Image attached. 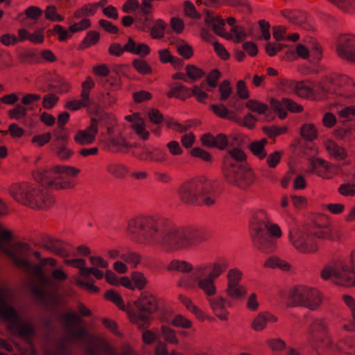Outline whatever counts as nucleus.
I'll return each instance as SVG.
<instances>
[{
    "instance_id": "obj_17",
    "label": "nucleus",
    "mask_w": 355,
    "mask_h": 355,
    "mask_svg": "<svg viewBox=\"0 0 355 355\" xmlns=\"http://www.w3.org/2000/svg\"><path fill=\"white\" fill-rule=\"evenodd\" d=\"M34 179L42 186L53 188L55 182L61 178L60 171H56V166L50 170L39 169L33 174Z\"/></svg>"
},
{
    "instance_id": "obj_30",
    "label": "nucleus",
    "mask_w": 355,
    "mask_h": 355,
    "mask_svg": "<svg viewBox=\"0 0 355 355\" xmlns=\"http://www.w3.org/2000/svg\"><path fill=\"white\" fill-rule=\"evenodd\" d=\"M229 266V263L226 259H219L211 265V270L207 275L213 279L218 278Z\"/></svg>"
},
{
    "instance_id": "obj_63",
    "label": "nucleus",
    "mask_w": 355,
    "mask_h": 355,
    "mask_svg": "<svg viewBox=\"0 0 355 355\" xmlns=\"http://www.w3.org/2000/svg\"><path fill=\"white\" fill-rule=\"evenodd\" d=\"M91 23L89 19H83L80 21L71 25L69 27V31L73 33L78 31L85 30L90 27Z\"/></svg>"
},
{
    "instance_id": "obj_1",
    "label": "nucleus",
    "mask_w": 355,
    "mask_h": 355,
    "mask_svg": "<svg viewBox=\"0 0 355 355\" xmlns=\"http://www.w3.org/2000/svg\"><path fill=\"white\" fill-rule=\"evenodd\" d=\"M130 239L144 245H160L168 252H182L205 241L203 233L197 229L172 226L163 218L139 216L128 222Z\"/></svg>"
},
{
    "instance_id": "obj_16",
    "label": "nucleus",
    "mask_w": 355,
    "mask_h": 355,
    "mask_svg": "<svg viewBox=\"0 0 355 355\" xmlns=\"http://www.w3.org/2000/svg\"><path fill=\"white\" fill-rule=\"evenodd\" d=\"M203 12L205 14V23L211 26L212 30L216 35L223 37L227 40L233 39V36L231 33L225 31L223 26L225 22L220 16L214 12L207 9H205Z\"/></svg>"
},
{
    "instance_id": "obj_3",
    "label": "nucleus",
    "mask_w": 355,
    "mask_h": 355,
    "mask_svg": "<svg viewBox=\"0 0 355 355\" xmlns=\"http://www.w3.org/2000/svg\"><path fill=\"white\" fill-rule=\"evenodd\" d=\"M250 231L254 247L266 253L275 250V241L272 236L278 238L282 235L281 230L277 225H268L264 214L261 211L252 216Z\"/></svg>"
},
{
    "instance_id": "obj_62",
    "label": "nucleus",
    "mask_w": 355,
    "mask_h": 355,
    "mask_svg": "<svg viewBox=\"0 0 355 355\" xmlns=\"http://www.w3.org/2000/svg\"><path fill=\"white\" fill-rule=\"evenodd\" d=\"M184 10L187 16L193 19H199L200 17V15L196 11L194 5L189 1L184 2Z\"/></svg>"
},
{
    "instance_id": "obj_37",
    "label": "nucleus",
    "mask_w": 355,
    "mask_h": 355,
    "mask_svg": "<svg viewBox=\"0 0 355 355\" xmlns=\"http://www.w3.org/2000/svg\"><path fill=\"white\" fill-rule=\"evenodd\" d=\"M179 300L180 302L185 305L189 311L192 312L196 316L200 319H204V313L196 305L192 303V301L190 298L187 297L185 295H180Z\"/></svg>"
},
{
    "instance_id": "obj_41",
    "label": "nucleus",
    "mask_w": 355,
    "mask_h": 355,
    "mask_svg": "<svg viewBox=\"0 0 355 355\" xmlns=\"http://www.w3.org/2000/svg\"><path fill=\"white\" fill-rule=\"evenodd\" d=\"M166 27V24L162 19L155 21L154 26L150 31V35L153 38H162L164 37V31Z\"/></svg>"
},
{
    "instance_id": "obj_46",
    "label": "nucleus",
    "mask_w": 355,
    "mask_h": 355,
    "mask_svg": "<svg viewBox=\"0 0 355 355\" xmlns=\"http://www.w3.org/2000/svg\"><path fill=\"white\" fill-rule=\"evenodd\" d=\"M269 348L275 352L282 351L286 347V343L281 338H269L266 341Z\"/></svg>"
},
{
    "instance_id": "obj_6",
    "label": "nucleus",
    "mask_w": 355,
    "mask_h": 355,
    "mask_svg": "<svg viewBox=\"0 0 355 355\" xmlns=\"http://www.w3.org/2000/svg\"><path fill=\"white\" fill-rule=\"evenodd\" d=\"M136 311H129L130 320L139 329H148L153 319V315L158 310V302L152 294L144 292L135 302Z\"/></svg>"
},
{
    "instance_id": "obj_18",
    "label": "nucleus",
    "mask_w": 355,
    "mask_h": 355,
    "mask_svg": "<svg viewBox=\"0 0 355 355\" xmlns=\"http://www.w3.org/2000/svg\"><path fill=\"white\" fill-rule=\"evenodd\" d=\"M54 203V197L46 189L37 187L31 208L45 210L51 208Z\"/></svg>"
},
{
    "instance_id": "obj_53",
    "label": "nucleus",
    "mask_w": 355,
    "mask_h": 355,
    "mask_svg": "<svg viewBox=\"0 0 355 355\" xmlns=\"http://www.w3.org/2000/svg\"><path fill=\"white\" fill-rule=\"evenodd\" d=\"M262 130L270 137H275L286 132V127H277L275 125L263 126Z\"/></svg>"
},
{
    "instance_id": "obj_39",
    "label": "nucleus",
    "mask_w": 355,
    "mask_h": 355,
    "mask_svg": "<svg viewBox=\"0 0 355 355\" xmlns=\"http://www.w3.org/2000/svg\"><path fill=\"white\" fill-rule=\"evenodd\" d=\"M100 38V35L97 31H89L82 43L80 45V49H85L91 45L96 44Z\"/></svg>"
},
{
    "instance_id": "obj_12",
    "label": "nucleus",
    "mask_w": 355,
    "mask_h": 355,
    "mask_svg": "<svg viewBox=\"0 0 355 355\" xmlns=\"http://www.w3.org/2000/svg\"><path fill=\"white\" fill-rule=\"evenodd\" d=\"M336 52L340 58L355 63V35H339L336 42Z\"/></svg>"
},
{
    "instance_id": "obj_47",
    "label": "nucleus",
    "mask_w": 355,
    "mask_h": 355,
    "mask_svg": "<svg viewBox=\"0 0 355 355\" xmlns=\"http://www.w3.org/2000/svg\"><path fill=\"white\" fill-rule=\"evenodd\" d=\"M45 17L52 21H62L64 17L57 12L54 6H48L44 10Z\"/></svg>"
},
{
    "instance_id": "obj_32",
    "label": "nucleus",
    "mask_w": 355,
    "mask_h": 355,
    "mask_svg": "<svg viewBox=\"0 0 355 355\" xmlns=\"http://www.w3.org/2000/svg\"><path fill=\"white\" fill-rule=\"evenodd\" d=\"M120 258L133 268H137L141 261V254L130 250L121 254Z\"/></svg>"
},
{
    "instance_id": "obj_19",
    "label": "nucleus",
    "mask_w": 355,
    "mask_h": 355,
    "mask_svg": "<svg viewBox=\"0 0 355 355\" xmlns=\"http://www.w3.org/2000/svg\"><path fill=\"white\" fill-rule=\"evenodd\" d=\"M41 245L45 250L62 257L69 256L66 245L60 239L45 236L42 239Z\"/></svg>"
},
{
    "instance_id": "obj_54",
    "label": "nucleus",
    "mask_w": 355,
    "mask_h": 355,
    "mask_svg": "<svg viewBox=\"0 0 355 355\" xmlns=\"http://www.w3.org/2000/svg\"><path fill=\"white\" fill-rule=\"evenodd\" d=\"M105 296L107 300L112 301L113 303L117 305L120 309H125V305L121 297L115 291L110 290L106 292Z\"/></svg>"
},
{
    "instance_id": "obj_64",
    "label": "nucleus",
    "mask_w": 355,
    "mask_h": 355,
    "mask_svg": "<svg viewBox=\"0 0 355 355\" xmlns=\"http://www.w3.org/2000/svg\"><path fill=\"white\" fill-rule=\"evenodd\" d=\"M338 115L347 121L352 120L355 117V106H348L342 109L339 111Z\"/></svg>"
},
{
    "instance_id": "obj_35",
    "label": "nucleus",
    "mask_w": 355,
    "mask_h": 355,
    "mask_svg": "<svg viewBox=\"0 0 355 355\" xmlns=\"http://www.w3.org/2000/svg\"><path fill=\"white\" fill-rule=\"evenodd\" d=\"M160 334L163 339L169 344L178 345V338L174 329L166 325H162L160 328Z\"/></svg>"
},
{
    "instance_id": "obj_29",
    "label": "nucleus",
    "mask_w": 355,
    "mask_h": 355,
    "mask_svg": "<svg viewBox=\"0 0 355 355\" xmlns=\"http://www.w3.org/2000/svg\"><path fill=\"white\" fill-rule=\"evenodd\" d=\"M167 270L168 271H178L181 272H189L192 270L193 271V268L192 265L185 261L180 260H173L171 261L167 266Z\"/></svg>"
},
{
    "instance_id": "obj_43",
    "label": "nucleus",
    "mask_w": 355,
    "mask_h": 355,
    "mask_svg": "<svg viewBox=\"0 0 355 355\" xmlns=\"http://www.w3.org/2000/svg\"><path fill=\"white\" fill-rule=\"evenodd\" d=\"M245 105L252 112H256L260 114H264L268 110V106L258 101L250 100L246 102Z\"/></svg>"
},
{
    "instance_id": "obj_27",
    "label": "nucleus",
    "mask_w": 355,
    "mask_h": 355,
    "mask_svg": "<svg viewBox=\"0 0 355 355\" xmlns=\"http://www.w3.org/2000/svg\"><path fill=\"white\" fill-rule=\"evenodd\" d=\"M267 144L268 140L263 138L259 141H252L249 145V148L254 156L262 159L267 155V152L265 150V146Z\"/></svg>"
},
{
    "instance_id": "obj_26",
    "label": "nucleus",
    "mask_w": 355,
    "mask_h": 355,
    "mask_svg": "<svg viewBox=\"0 0 355 355\" xmlns=\"http://www.w3.org/2000/svg\"><path fill=\"white\" fill-rule=\"evenodd\" d=\"M254 173L250 169L243 168L234 185L241 189H246L254 182Z\"/></svg>"
},
{
    "instance_id": "obj_22",
    "label": "nucleus",
    "mask_w": 355,
    "mask_h": 355,
    "mask_svg": "<svg viewBox=\"0 0 355 355\" xmlns=\"http://www.w3.org/2000/svg\"><path fill=\"white\" fill-rule=\"evenodd\" d=\"M277 321V317L269 312L259 313L253 320L251 328L256 331H261L266 327L268 323H275Z\"/></svg>"
},
{
    "instance_id": "obj_25",
    "label": "nucleus",
    "mask_w": 355,
    "mask_h": 355,
    "mask_svg": "<svg viewBox=\"0 0 355 355\" xmlns=\"http://www.w3.org/2000/svg\"><path fill=\"white\" fill-rule=\"evenodd\" d=\"M227 159H229L230 163L242 162L245 161L246 155L242 149L234 146V144L231 142L227 150V155L224 157L223 161H225Z\"/></svg>"
},
{
    "instance_id": "obj_24",
    "label": "nucleus",
    "mask_w": 355,
    "mask_h": 355,
    "mask_svg": "<svg viewBox=\"0 0 355 355\" xmlns=\"http://www.w3.org/2000/svg\"><path fill=\"white\" fill-rule=\"evenodd\" d=\"M309 332L311 335L310 342L312 343L313 337H318L315 334H328V324L322 318H315L309 325Z\"/></svg>"
},
{
    "instance_id": "obj_23",
    "label": "nucleus",
    "mask_w": 355,
    "mask_h": 355,
    "mask_svg": "<svg viewBox=\"0 0 355 355\" xmlns=\"http://www.w3.org/2000/svg\"><path fill=\"white\" fill-rule=\"evenodd\" d=\"M125 50L140 56H146L150 53V47L147 44H137L132 37L128 38V43L125 45Z\"/></svg>"
},
{
    "instance_id": "obj_13",
    "label": "nucleus",
    "mask_w": 355,
    "mask_h": 355,
    "mask_svg": "<svg viewBox=\"0 0 355 355\" xmlns=\"http://www.w3.org/2000/svg\"><path fill=\"white\" fill-rule=\"evenodd\" d=\"M37 188L27 182L14 184L10 188V193L16 201L31 207Z\"/></svg>"
},
{
    "instance_id": "obj_5",
    "label": "nucleus",
    "mask_w": 355,
    "mask_h": 355,
    "mask_svg": "<svg viewBox=\"0 0 355 355\" xmlns=\"http://www.w3.org/2000/svg\"><path fill=\"white\" fill-rule=\"evenodd\" d=\"M178 195L180 200L187 205H195L202 202L209 206L215 202V193L210 182H185L178 189Z\"/></svg>"
},
{
    "instance_id": "obj_59",
    "label": "nucleus",
    "mask_w": 355,
    "mask_h": 355,
    "mask_svg": "<svg viewBox=\"0 0 355 355\" xmlns=\"http://www.w3.org/2000/svg\"><path fill=\"white\" fill-rule=\"evenodd\" d=\"M131 278L139 289L144 288L147 284V280L141 272H133L131 275Z\"/></svg>"
},
{
    "instance_id": "obj_57",
    "label": "nucleus",
    "mask_w": 355,
    "mask_h": 355,
    "mask_svg": "<svg viewBox=\"0 0 355 355\" xmlns=\"http://www.w3.org/2000/svg\"><path fill=\"white\" fill-rule=\"evenodd\" d=\"M27 18L37 20L42 15V10L37 6H31L27 8L24 12Z\"/></svg>"
},
{
    "instance_id": "obj_51",
    "label": "nucleus",
    "mask_w": 355,
    "mask_h": 355,
    "mask_svg": "<svg viewBox=\"0 0 355 355\" xmlns=\"http://www.w3.org/2000/svg\"><path fill=\"white\" fill-rule=\"evenodd\" d=\"M171 324L183 329H189L192 327V322L182 315H175L171 321Z\"/></svg>"
},
{
    "instance_id": "obj_55",
    "label": "nucleus",
    "mask_w": 355,
    "mask_h": 355,
    "mask_svg": "<svg viewBox=\"0 0 355 355\" xmlns=\"http://www.w3.org/2000/svg\"><path fill=\"white\" fill-rule=\"evenodd\" d=\"M134 68L140 73L148 74L151 72V68L148 64L142 60L135 59L132 61Z\"/></svg>"
},
{
    "instance_id": "obj_8",
    "label": "nucleus",
    "mask_w": 355,
    "mask_h": 355,
    "mask_svg": "<svg viewBox=\"0 0 355 355\" xmlns=\"http://www.w3.org/2000/svg\"><path fill=\"white\" fill-rule=\"evenodd\" d=\"M352 263L353 271L340 261L329 263L321 270L320 276L324 280L331 279L338 285L355 286V251L352 254Z\"/></svg>"
},
{
    "instance_id": "obj_50",
    "label": "nucleus",
    "mask_w": 355,
    "mask_h": 355,
    "mask_svg": "<svg viewBox=\"0 0 355 355\" xmlns=\"http://www.w3.org/2000/svg\"><path fill=\"white\" fill-rule=\"evenodd\" d=\"M242 272L238 268L230 269L227 275L228 280L227 285L239 284V282L242 279Z\"/></svg>"
},
{
    "instance_id": "obj_7",
    "label": "nucleus",
    "mask_w": 355,
    "mask_h": 355,
    "mask_svg": "<svg viewBox=\"0 0 355 355\" xmlns=\"http://www.w3.org/2000/svg\"><path fill=\"white\" fill-rule=\"evenodd\" d=\"M322 303V293L313 287L297 286L291 288L286 295V305L288 307L302 306L316 311Z\"/></svg>"
},
{
    "instance_id": "obj_52",
    "label": "nucleus",
    "mask_w": 355,
    "mask_h": 355,
    "mask_svg": "<svg viewBox=\"0 0 355 355\" xmlns=\"http://www.w3.org/2000/svg\"><path fill=\"white\" fill-rule=\"evenodd\" d=\"M270 105L273 110L278 113L280 119H284L287 116V112L285 110V105L283 102V99L282 101H279L275 98H271L270 100Z\"/></svg>"
},
{
    "instance_id": "obj_44",
    "label": "nucleus",
    "mask_w": 355,
    "mask_h": 355,
    "mask_svg": "<svg viewBox=\"0 0 355 355\" xmlns=\"http://www.w3.org/2000/svg\"><path fill=\"white\" fill-rule=\"evenodd\" d=\"M95 6L89 3L86 4L80 9L75 11L73 16L74 17L79 19L83 17L92 16L95 14Z\"/></svg>"
},
{
    "instance_id": "obj_20",
    "label": "nucleus",
    "mask_w": 355,
    "mask_h": 355,
    "mask_svg": "<svg viewBox=\"0 0 355 355\" xmlns=\"http://www.w3.org/2000/svg\"><path fill=\"white\" fill-rule=\"evenodd\" d=\"M214 314L221 320H227L228 312L225 309L226 299L221 296H210L207 297Z\"/></svg>"
},
{
    "instance_id": "obj_10",
    "label": "nucleus",
    "mask_w": 355,
    "mask_h": 355,
    "mask_svg": "<svg viewBox=\"0 0 355 355\" xmlns=\"http://www.w3.org/2000/svg\"><path fill=\"white\" fill-rule=\"evenodd\" d=\"M342 86L344 83H352V80L347 76H342L335 80L332 76L327 77L323 82L315 83L311 87L305 82H299L295 84V92L296 94L303 98H310L314 95L315 92L320 90L323 92L330 91L331 88L329 86V84L334 83V82Z\"/></svg>"
},
{
    "instance_id": "obj_48",
    "label": "nucleus",
    "mask_w": 355,
    "mask_h": 355,
    "mask_svg": "<svg viewBox=\"0 0 355 355\" xmlns=\"http://www.w3.org/2000/svg\"><path fill=\"white\" fill-rule=\"evenodd\" d=\"M145 126V123L143 119H139L136 123L132 124V128L136 132V133L144 140H147L149 137V132L146 130Z\"/></svg>"
},
{
    "instance_id": "obj_33",
    "label": "nucleus",
    "mask_w": 355,
    "mask_h": 355,
    "mask_svg": "<svg viewBox=\"0 0 355 355\" xmlns=\"http://www.w3.org/2000/svg\"><path fill=\"white\" fill-rule=\"evenodd\" d=\"M225 291L227 295L233 299L243 298L247 293L245 287L240 284L227 285V288Z\"/></svg>"
},
{
    "instance_id": "obj_31",
    "label": "nucleus",
    "mask_w": 355,
    "mask_h": 355,
    "mask_svg": "<svg viewBox=\"0 0 355 355\" xmlns=\"http://www.w3.org/2000/svg\"><path fill=\"white\" fill-rule=\"evenodd\" d=\"M140 159L146 161H155L157 162H164L166 158L161 152L155 150L152 151L148 148H144L140 154Z\"/></svg>"
},
{
    "instance_id": "obj_56",
    "label": "nucleus",
    "mask_w": 355,
    "mask_h": 355,
    "mask_svg": "<svg viewBox=\"0 0 355 355\" xmlns=\"http://www.w3.org/2000/svg\"><path fill=\"white\" fill-rule=\"evenodd\" d=\"M27 109L21 105H17L13 109L9 110L8 115L11 119L19 120L26 115Z\"/></svg>"
},
{
    "instance_id": "obj_21",
    "label": "nucleus",
    "mask_w": 355,
    "mask_h": 355,
    "mask_svg": "<svg viewBox=\"0 0 355 355\" xmlns=\"http://www.w3.org/2000/svg\"><path fill=\"white\" fill-rule=\"evenodd\" d=\"M243 168L238 163H230L228 159L223 161V172L226 180L234 185Z\"/></svg>"
},
{
    "instance_id": "obj_4",
    "label": "nucleus",
    "mask_w": 355,
    "mask_h": 355,
    "mask_svg": "<svg viewBox=\"0 0 355 355\" xmlns=\"http://www.w3.org/2000/svg\"><path fill=\"white\" fill-rule=\"evenodd\" d=\"M13 293L3 288L0 291V314L6 319L10 329L20 336L29 338L34 334L33 325L28 321H24L14 308Z\"/></svg>"
},
{
    "instance_id": "obj_49",
    "label": "nucleus",
    "mask_w": 355,
    "mask_h": 355,
    "mask_svg": "<svg viewBox=\"0 0 355 355\" xmlns=\"http://www.w3.org/2000/svg\"><path fill=\"white\" fill-rule=\"evenodd\" d=\"M319 167L328 170L329 166L328 163L321 158H311L309 161V172L315 173Z\"/></svg>"
},
{
    "instance_id": "obj_58",
    "label": "nucleus",
    "mask_w": 355,
    "mask_h": 355,
    "mask_svg": "<svg viewBox=\"0 0 355 355\" xmlns=\"http://www.w3.org/2000/svg\"><path fill=\"white\" fill-rule=\"evenodd\" d=\"M107 171L116 178H122L126 173V169L123 166L119 164H110L107 166Z\"/></svg>"
},
{
    "instance_id": "obj_9",
    "label": "nucleus",
    "mask_w": 355,
    "mask_h": 355,
    "mask_svg": "<svg viewBox=\"0 0 355 355\" xmlns=\"http://www.w3.org/2000/svg\"><path fill=\"white\" fill-rule=\"evenodd\" d=\"M206 268L205 266H197L194 268L191 275L180 279L178 286L185 288H191L194 286V282H197L198 287L203 291L207 297L215 295L217 290L214 279L209 275L205 278H202Z\"/></svg>"
},
{
    "instance_id": "obj_60",
    "label": "nucleus",
    "mask_w": 355,
    "mask_h": 355,
    "mask_svg": "<svg viewBox=\"0 0 355 355\" xmlns=\"http://www.w3.org/2000/svg\"><path fill=\"white\" fill-rule=\"evenodd\" d=\"M219 91L220 93V100H226L232 94V89L230 87V81L225 80L222 82L219 87Z\"/></svg>"
},
{
    "instance_id": "obj_28",
    "label": "nucleus",
    "mask_w": 355,
    "mask_h": 355,
    "mask_svg": "<svg viewBox=\"0 0 355 355\" xmlns=\"http://www.w3.org/2000/svg\"><path fill=\"white\" fill-rule=\"evenodd\" d=\"M325 147L329 154L336 159H343L347 156L345 150L333 141H327Z\"/></svg>"
},
{
    "instance_id": "obj_11",
    "label": "nucleus",
    "mask_w": 355,
    "mask_h": 355,
    "mask_svg": "<svg viewBox=\"0 0 355 355\" xmlns=\"http://www.w3.org/2000/svg\"><path fill=\"white\" fill-rule=\"evenodd\" d=\"M288 241L299 252L314 253L318 250V245L312 233L300 229H293L288 233Z\"/></svg>"
},
{
    "instance_id": "obj_45",
    "label": "nucleus",
    "mask_w": 355,
    "mask_h": 355,
    "mask_svg": "<svg viewBox=\"0 0 355 355\" xmlns=\"http://www.w3.org/2000/svg\"><path fill=\"white\" fill-rule=\"evenodd\" d=\"M89 98L81 97V99L69 101L66 103V107L71 110H77L81 107H88L90 105Z\"/></svg>"
},
{
    "instance_id": "obj_14",
    "label": "nucleus",
    "mask_w": 355,
    "mask_h": 355,
    "mask_svg": "<svg viewBox=\"0 0 355 355\" xmlns=\"http://www.w3.org/2000/svg\"><path fill=\"white\" fill-rule=\"evenodd\" d=\"M106 118L105 114L101 115L98 119H92L91 124L84 130H79L76 132L74 140L80 145L92 144L96 138L98 132V123H101Z\"/></svg>"
},
{
    "instance_id": "obj_40",
    "label": "nucleus",
    "mask_w": 355,
    "mask_h": 355,
    "mask_svg": "<svg viewBox=\"0 0 355 355\" xmlns=\"http://www.w3.org/2000/svg\"><path fill=\"white\" fill-rule=\"evenodd\" d=\"M176 49L178 53L184 59H189L193 56V51L192 47L184 41L178 42L176 44Z\"/></svg>"
},
{
    "instance_id": "obj_2",
    "label": "nucleus",
    "mask_w": 355,
    "mask_h": 355,
    "mask_svg": "<svg viewBox=\"0 0 355 355\" xmlns=\"http://www.w3.org/2000/svg\"><path fill=\"white\" fill-rule=\"evenodd\" d=\"M62 321L66 330V337L59 344L57 352L49 353L48 355H63L71 340L87 342L86 355H115L112 349L89 340V336L86 329L79 326L83 321L82 319L75 312L70 311L64 314Z\"/></svg>"
},
{
    "instance_id": "obj_36",
    "label": "nucleus",
    "mask_w": 355,
    "mask_h": 355,
    "mask_svg": "<svg viewBox=\"0 0 355 355\" xmlns=\"http://www.w3.org/2000/svg\"><path fill=\"white\" fill-rule=\"evenodd\" d=\"M321 343H324V345L327 349H332L333 347H335L338 350H340L338 346L334 343L328 334L324 335L323 337H313L312 344L315 350L318 349Z\"/></svg>"
},
{
    "instance_id": "obj_61",
    "label": "nucleus",
    "mask_w": 355,
    "mask_h": 355,
    "mask_svg": "<svg viewBox=\"0 0 355 355\" xmlns=\"http://www.w3.org/2000/svg\"><path fill=\"white\" fill-rule=\"evenodd\" d=\"M190 153L193 157L200 158L205 162H209L211 159L210 153L199 147H196L191 150Z\"/></svg>"
},
{
    "instance_id": "obj_34",
    "label": "nucleus",
    "mask_w": 355,
    "mask_h": 355,
    "mask_svg": "<svg viewBox=\"0 0 355 355\" xmlns=\"http://www.w3.org/2000/svg\"><path fill=\"white\" fill-rule=\"evenodd\" d=\"M191 96V90L181 85L173 87L167 94L168 98L175 97L182 100H185Z\"/></svg>"
},
{
    "instance_id": "obj_42",
    "label": "nucleus",
    "mask_w": 355,
    "mask_h": 355,
    "mask_svg": "<svg viewBox=\"0 0 355 355\" xmlns=\"http://www.w3.org/2000/svg\"><path fill=\"white\" fill-rule=\"evenodd\" d=\"M185 71L187 76L191 80V81H196L205 75L203 70L192 64L187 65Z\"/></svg>"
},
{
    "instance_id": "obj_15",
    "label": "nucleus",
    "mask_w": 355,
    "mask_h": 355,
    "mask_svg": "<svg viewBox=\"0 0 355 355\" xmlns=\"http://www.w3.org/2000/svg\"><path fill=\"white\" fill-rule=\"evenodd\" d=\"M55 136L54 150L56 156L61 160L69 159L73 152L67 146L68 137L62 130H55L53 131Z\"/></svg>"
},
{
    "instance_id": "obj_38",
    "label": "nucleus",
    "mask_w": 355,
    "mask_h": 355,
    "mask_svg": "<svg viewBox=\"0 0 355 355\" xmlns=\"http://www.w3.org/2000/svg\"><path fill=\"white\" fill-rule=\"evenodd\" d=\"M300 134L303 139L307 141H313L318 136L316 128L312 123L304 124L301 128Z\"/></svg>"
}]
</instances>
